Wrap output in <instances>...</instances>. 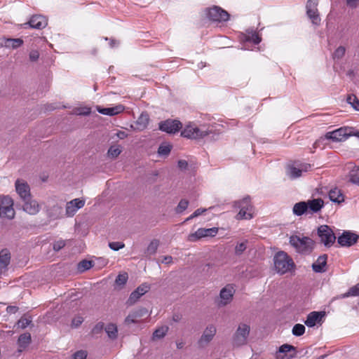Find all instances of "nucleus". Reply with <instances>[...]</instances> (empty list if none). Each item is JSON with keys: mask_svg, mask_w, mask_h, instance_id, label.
Returning a JSON list of instances; mask_svg holds the SVG:
<instances>
[{"mask_svg": "<svg viewBox=\"0 0 359 359\" xmlns=\"http://www.w3.org/2000/svg\"><path fill=\"white\" fill-rule=\"evenodd\" d=\"M273 264L276 271L280 275L293 273L296 269L293 259L284 251L276 253Z\"/></svg>", "mask_w": 359, "mask_h": 359, "instance_id": "obj_1", "label": "nucleus"}, {"mask_svg": "<svg viewBox=\"0 0 359 359\" xmlns=\"http://www.w3.org/2000/svg\"><path fill=\"white\" fill-rule=\"evenodd\" d=\"M351 136L359 137V130L352 127H341L333 131L326 133L322 139L338 142L345 141Z\"/></svg>", "mask_w": 359, "mask_h": 359, "instance_id": "obj_2", "label": "nucleus"}, {"mask_svg": "<svg viewBox=\"0 0 359 359\" xmlns=\"http://www.w3.org/2000/svg\"><path fill=\"white\" fill-rule=\"evenodd\" d=\"M290 244L301 254H310L314 247L313 241L307 236L293 235L290 237Z\"/></svg>", "mask_w": 359, "mask_h": 359, "instance_id": "obj_3", "label": "nucleus"}, {"mask_svg": "<svg viewBox=\"0 0 359 359\" xmlns=\"http://www.w3.org/2000/svg\"><path fill=\"white\" fill-rule=\"evenodd\" d=\"M233 207L240 209L236 216V219H250L253 217V206L249 196L243 198L241 201H235Z\"/></svg>", "mask_w": 359, "mask_h": 359, "instance_id": "obj_4", "label": "nucleus"}, {"mask_svg": "<svg viewBox=\"0 0 359 359\" xmlns=\"http://www.w3.org/2000/svg\"><path fill=\"white\" fill-rule=\"evenodd\" d=\"M250 332V325L247 323H240L232 337L233 346L239 347L246 344Z\"/></svg>", "mask_w": 359, "mask_h": 359, "instance_id": "obj_5", "label": "nucleus"}, {"mask_svg": "<svg viewBox=\"0 0 359 359\" xmlns=\"http://www.w3.org/2000/svg\"><path fill=\"white\" fill-rule=\"evenodd\" d=\"M15 214L13 199L8 196H3L0 205V217L11 219L15 217Z\"/></svg>", "mask_w": 359, "mask_h": 359, "instance_id": "obj_6", "label": "nucleus"}, {"mask_svg": "<svg viewBox=\"0 0 359 359\" xmlns=\"http://www.w3.org/2000/svg\"><path fill=\"white\" fill-rule=\"evenodd\" d=\"M311 168L310 163H299L297 161H294L287 165V175L291 179L299 177L302 172H306Z\"/></svg>", "mask_w": 359, "mask_h": 359, "instance_id": "obj_7", "label": "nucleus"}, {"mask_svg": "<svg viewBox=\"0 0 359 359\" xmlns=\"http://www.w3.org/2000/svg\"><path fill=\"white\" fill-rule=\"evenodd\" d=\"M318 234L325 246L330 247L334 243L336 236L330 227L322 225L318 229Z\"/></svg>", "mask_w": 359, "mask_h": 359, "instance_id": "obj_8", "label": "nucleus"}, {"mask_svg": "<svg viewBox=\"0 0 359 359\" xmlns=\"http://www.w3.org/2000/svg\"><path fill=\"white\" fill-rule=\"evenodd\" d=\"M207 15L210 20L215 22H225L229 18V14L217 6L207 9Z\"/></svg>", "mask_w": 359, "mask_h": 359, "instance_id": "obj_9", "label": "nucleus"}, {"mask_svg": "<svg viewBox=\"0 0 359 359\" xmlns=\"http://www.w3.org/2000/svg\"><path fill=\"white\" fill-rule=\"evenodd\" d=\"M216 332L217 328L214 325H208L197 342L198 347L201 348L206 347L213 339Z\"/></svg>", "mask_w": 359, "mask_h": 359, "instance_id": "obj_10", "label": "nucleus"}, {"mask_svg": "<svg viewBox=\"0 0 359 359\" xmlns=\"http://www.w3.org/2000/svg\"><path fill=\"white\" fill-rule=\"evenodd\" d=\"M218 231V229L213 227L210 229L200 228L196 232L191 233L188 236V241L190 242H196L202 238L213 237Z\"/></svg>", "mask_w": 359, "mask_h": 359, "instance_id": "obj_11", "label": "nucleus"}, {"mask_svg": "<svg viewBox=\"0 0 359 359\" xmlns=\"http://www.w3.org/2000/svg\"><path fill=\"white\" fill-rule=\"evenodd\" d=\"M208 132L202 130L198 127H195L191 125H188L181 132V135L184 137L189 139H199L202 138L208 135Z\"/></svg>", "mask_w": 359, "mask_h": 359, "instance_id": "obj_12", "label": "nucleus"}, {"mask_svg": "<svg viewBox=\"0 0 359 359\" xmlns=\"http://www.w3.org/2000/svg\"><path fill=\"white\" fill-rule=\"evenodd\" d=\"M235 290L231 284L226 285L219 292L220 301L218 303L219 306H224L229 304L233 299Z\"/></svg>", "mask_w": 359, "mask_h": 359, "instance_id": "obj_13", "label": "nucleus"}, {"mask_svg": "<svg viewBox=\"0 0 359 359\" xmlns=\"http://www.w3.org/2000/svg\"><path fill=\"white\" fill-rule=\"evenodd\" d=\"M182 126V124L180 121L168 119L159 123L158 129L172 134L178 132Z\"/></svg>", "mask_w": 359, "mask_h": 359, "instance_id": "obj_14", "label": "nucleus"}, {"mask_svg": "<svg viewBox=\"0 0 359 359\" xmlns=\"http://www.w3.org/2000/svg\"><path fill=\"white\" fill-rule=\"evenodd\" d=\"M358 240V236L351 231H344L342 234L338 237L337 242L342 247H350Z\"/></svg>", "mask_w": 359, "mask_h": 359, "instance_id": "obj_15", "label": "nucleus"}, {"mask_svg": "<svg viewBox=\"0 0 359 359\" xmlns=\"http://www.w3.org/2000/svg\"><path fill=\"white\" fill-rule=\"evenodd\" d=\"M85 205V201L75 198L67 203L65 210L67 217H73L76 212Z\"/></svg>", "mask_w": 359, "mask_h": 359, "instance_id": "obj_16", "label": "nucleus"}, {"mask_svg": "<svg viewBox=\"0 0 359 359\" xmlns=\"http://www.w3.org/2000/svg\"><path fill=\"white\" fill-rule=\"evenodd\" d=\"M149 290V286L146 284H142L140 285L135 291H133L129 298L128 299L126 304L128 306H132L135 304L138 299L144 295L146 292H147Z\"/></svg>", "mask_w": 359, "mask_h": 359, "instance_id": "obj_17", "label": "nucleus"}, {"mask_svg": "<svg viewBox=\"0 0 359 359\" xmlns=\"http://www.w3.org/2000/svg\"><path fill=\"white\" fill-rule=\"evenodd\" d=\"M15 190L23 201L30 197V189L28 184L22 180H17L15 183Z\"/></svg>", "mask_w": 359, "mask_h": 359, "instance_id": "obj_18", "label": "nucleus"}, {"mask_svg": "<svg viewBox=\"0 0 359 359\" xmlns=\"http://www.w3.org/2000/svg\"><path fill=\"white\" fill-rule=\"evenodd\" d=\"M23 210L27 214L35 215L39 212L41 206L37 201L32 199L30 197L24 201Z\"/></svg>", "mask_w": 359, "mask_h": 359, "instance_id": "obj_19", "label": "nucleus"}, {"mask_svg": "<svg viewBox=\"0 0 359 359\" xmlns=\"http://www.w3.org/2000/svg\"><path fill=\"white\" fill-rule=\"evenodd\" d=\"M23 40L17 38H6L3 37L0 39V46L9 48V49H17L23 44Z\"/></svg>", "mask_w": 359, "mask_h": 359, "instance_id": "obj_20", "label": "nucleus"}, {"mask_svg": "<svg viewBox=\"0 0 359 359\" xmlns=\"http://www.w3.org/2000/svg\"><path fill=\"white\" fill-rule=\"evenodd\" d=\"M26 25H29L31 28L41 29L46 27L48 22L44 16L37 15L32 16Z\"/></svg>", "mask_w": 359, "mask_h": 359, "instance_id": "obj_21", "label": "nucleus"}, {"mask_svg": "<svg viewBox=\"0 0 359 359\" xmlns=\"http://www.w3.org/2000/svg\"><path fill=\"white\" fill-rule=\"evenodd\" d=\"M149 120V115L147 113H142L137 120L131 124L130 127L134 130L142 131L147 128Z\"/></svg>", "mask_w": 359, "mask_h": 359, "instance_id": "obj_22", "label": "nucleus"}, {"mask_svg": "<svg viewBox=\"0 0 359 359\" xmlns=\"http://www.w3.org/2000/svg\"><path fill=\"white\" fill-rule=\"evenodd\" d=\"M97 111L102 114L107 116H115L124 110V107L121 104L116 105L112 107H101L100 106L96 107Z\"/></svg>", "mask_w": 359, "mask_h": 359, "instance_id": "obj_23", "label": "nucleus"}, {"mask_svg": "<svg viewBox=\"0 0 359 359\" xmlns=\"http://www.w3.org/2000/svg\"><path fill=\"white\" fill-rule=\"evenodd\" d=\"M46 212L48 216L52 219H57L62 216V208L61 205L56 203H53L52 205H48L46 208Z\"/></svg>", "mask_w": 359, "mask_h": 359, "instance_id": "obj_24", "label": "nucleus"}, {"mask_svg": "<svg viewBox=\"0 0 359 359\" xmlns=\"http://www.w3.org/2000/svg\"><path fill=\"white\" fill-rule=\"evenodd\" d=\"M308 204L309 214H313L319 212L324 205V202L321 198H316L306 201Z\"/></svg>", "mask_w": 359, "mask_h": 359, "instance_id": "obj_25", "label": "nucleus"}, {"mask_svg": "<svg viewBox=\"0 0 359 359\" xmlns=\"http://www.w3.org/2000/svg\"><path fill=\"white\" fill-rule=\"evenodd\" d=\"M323 316L324 313L321 312H311L307 316L306 320H305L304 323L306 326L309 327H314L317 323H319L321 320Z\"/></svg>", "mask_w": 359, "mask_h": 359, "instance_id": "obj_26", "label": "nucleus"}, {"mask_svg": "<svg viewBox=\"0 0 359 359\" xmlns=\"http://www.w3.org/2000/svg\"><path fill=\"white\" fill-rule=\"evenodd\" d=\"M348 168L350 169L348 175L349 182L359 186V166L353 165L350 163L348 165Z\"/></svg>", "mask_w": 359, "mask_h": 359, "instance_id": "obj_27", "label": "nucleus"}, {"mask_svg": "<svg viewBox=\"0 0 359 359\" xmlns=\"http://www.w3.org/2000/svg\"><path fill=\"white\" fill-rule=\"evenodd\" d=\"M327 255H320L316 262L312 264L313 270L316 273H322L325 271V266L327 264Z\"/></svg>", "mask_w": 359, "mask_h": 359, "instance_id": "obj_28", "label": "nucleus"}, {"mask_svg": "<svg viewBox=\"0 0 359 359\" xmlns=\"http://www.w3.org/2000/svg\"><path fill=\"white\" fill-rule=\"evenodd\" d=\"M11 255L7 249H4L0 252V273L6 270L10 264Z\"/></svg>", "mask_w": 359, "mask_h": 359, "instance_id": "obj_29", "label": "nucleus"}, {"mask_svg": "<svg viewBox=\"0 0 359 359\" xmlns=\"http://www.w3.org/2000/svg\"><path fill=\"white\" fill-rule=\"evenodd\" d=\"M147 313V311L144 309H140L138 310L134 311L132 313H129L128 316L126 318L125 323L128 325L134 323L136 322V319L137 318L142 317Z\"/></svg>", "mask_w": 359, "mask_h": 359, "instance_id": "obj_30", "label": "nucleus"}, {"mask_svg": "<svg viewBox=\"0 0 359 359\" xmlns=\"http://www.w3.org/2000/svg\"><path fill=\"white\" fill-rule=\"evenodd\" d=\"M293 214L297 216H302L304 214H309L308 204L306 201H301L294 205L292 208Z\"/></svg>", "mask_w": 359, "mask_h": 359, "instance_id": "obj_31", "label": "nucleus"}, {"mask_svg": "<svg viewBox=\"0 0 359 359\" xmlns=\"http://www.w3.org/2000/svg\"><path fill=\"white\" fill-rule=\"evenodd\" d=\"M329 198L332 202L337 203L344 201V196L341 191L337 188L332 189L329 191Z\"/></svg>", "mask_w": 359, "mask_h": 359, "instance_id": "obj_32", "label": "nucleus"}, {"mask_svg": "<svg viewBox=\"0 0 359 359\" xmlns=\"http://www.w3.org/2000/svg\"><path fill=\"white\" fill-rule=\"evenodd\" d=\"M31 342V334L29 333H24L18 338V345L20 348H25Z\"/></svg>", "mask_w": 359, "mask_h": 359, "instance_id": "obj_33", "label": "nucleus"}, {"mask_svg": "<svg viewBox=\"0 0 359 359\" xmlns=\"http://www.w3.org/2000/svg\"><path fill=\"white\" fill-rule=\"evenodd\" d=\"M104 330H105V332L107 334L108 337L110 339H114L116 338L118 330H117V327L115 324H113V323L108 324L105 327Z\"/></svg>", "mask_w": 359, "mask_h": 359, "instance_id": "obj_34", "label": "nucleus"}, {"mask_svg": "<svg viewBox=\"0 0 359 359\" xmlns=\"http://www.w3.org/2000/svg\"><path fill=\"white\" fill-rule=\"evenodd\" d=\"M248 241L245 240L242 242L237 243L236 245L235 246V250L234 253L237 256L241 255L245 250L247 249L248 247Z\"/></svg>", "mask_w": 359, "mask_h": 359, "instance_id": "obj_35", "label": "nucleus"}, {"mask_svg": "<svg viewBox=\"0 0 359 359\" xmlns=\"http://www.w3.org/2000/svg\"><path fill=\"white\" fill-rule=\"evenodd\" d=\"M306 13L309 18L311 20L312 23L316 25H318L320 22V18L318 13V10H311L306 11Z\"/></svg>", "mask_w": 359, "mask_h": 359, "instance_id": "obj_36", "label": "nucleus"}, {"mask_svg": "<svg viewBox=\"0 0 359 359\" xmlns=\"http://www.w3.org/2000/svg\"><path fill=\"white\" fill-rule=\"evenodd\" d=\"M359 296V283L351 287L346 293L341 294V298H346L348 297Z\"/></svg>", "mask_w": 359, "mask_h": 359, "instance_id": "obj_37", "label": "nucleus"}, {"mask_svg": "<svg viewBox=\"0 0 359 359\" xmlns=\"http://www.w3.org/2000/svg\"><path fill=\"white\" fill-rule=\"evenodd\" d=\"M346 53V48L343 46H339L332 53V57L334 60H341Z\"/></svg>", "mask_w": 359, "mask_h": 359, "instance_id": "obj_38", "label": "nucleus"}, {"mask_svg": "<svg viewBox=\"0 0 359 359\" xmlns=\"http://www.w3.org/2000/svg\"><path fill=\"white\" fill-rule=\"evenodd\" d=\"M172 145L168 142H163L158 147V155H168L171 151Z\"/></svg>", "mask_w": 359, "mask_h": 359, "instance_id": "obj_39", "label": "nucleus"}, {"mask_svg": "<svg viewBox=\"0 0 359 359\" xmlns=\"http://www.w3.org/2000/svg\"><path fill=\"white\" fill-rule=\"evenodd\" d=\"M121 147L120 145H112L108 149L109 157H118L121 153Z\"/></svg>", "mask_w": 359, "mask_h": 359, "instance_id": "obj_40", "label": "nucleus"}, {"mask_svg": "<svg viewBox=\"0 0 359 359\" xmlns=\"http://www.w3.org/2000/svg\"><path fill=\"white\" fill-rule=\"evenodd\" d=\"M292 334L297 337L303 335L305 332V327L302 324H296L292 330Z\"/></svg>", "mask_w": 359, "mask_h": 359, "instance_id": "obj_41", "label": "nucleus"}, {"mask_svg": "<svg viewBox=\"0 0 359 359\" xmlns=\"http://www.w3.org/2000/svg\"><path fill=\"white\" fill-rule=\"evenodd\" d=\"M128 278V276L127 273H123L118 275L115 280V283L118 286H123Z\"/></svg>", "mask_w": 359, "mask_h": 359, "instance_id": "obj_42", "label": "nucleus"}, {"mask_svg": "<svg viewBox=\"0 0 359 359\" xmlns=\"http://www.w3.org/2000/svg\"><path fill=\"white\" fill-rule=\"evenodd\" d=\"M91 109L90 107H78L74 109L73 114L75 115H83L88 116L90 114Z\"/></svg>", "mask_w": 359, "mask_h": 359, "instance_id": "obj_43", "label": "nucleus"}, {"mask_svg": "<svg viewBox=\"0 0 359 359\" xmlns=\"http://www.w3.org/2000/svg\"><path fill=\"white\" fill-rule=\"evenodd\" d=\"M188 205L189 201L186 199H182L176 207L175 212L177 213H182L187 208Z\"/></svg>", "mask_w": 359, "mask_h": 359, "instance_id": "obj_44", "label": "nucleus"}, {"mask_svg": "<svg viewBox=\"0 0 359 359\" xmlns=\"http://www.w3.org/2000/svg\"><path fill=\"white\" fill-rule=\"evenodd\" d=\"M93 266L92 262L88 260H83L78 264V269L81 271H86Z\"/></svg>", "mask_w": 359, "mask_h": 359, "instance_id": "obj_45", "label": "nucleus"}, {"mask_svg": "<svg viewBox=\"0 0 359 359\" xmlns=\"http://www.w3.org/2000/svg\"><path fill=\"white\" fill-rule=\"evenodd\" d=\"M347 102L351 104L355 110L359 111V100L355 95H349L347 97Z\"/></svg>", "mask_w": 359, "mask_h": 359, "instance_id": "obj_46", "label": "nucleus"}, {"mask_svg": "<svg viewBox=\"0 0 359 359\" xmlns=\"http://www.w3.org/2000/svg\"><path fill=\"white\" fill-rule=\"evenodd\" d=\"M109 247L114 251H118L125 247V244L122 242H110Z\"/></svg>", "mask_w": 359, "mask_h": 359, "instance_id": "obj_47", "label": "nucleus"}, {"mask_svg": "<svg viewBox=\"0 0 359 359\" xmlns=\"http://www.w3.org/2000/svg\"><path fill=\"white\" fill-rule=\"evenodd\" d=\"M86 357L87 352L83 350L78 351L72 355V359H86Z\"/></svg>", "mask_w": 359, "mask_h": 359, "instance_id": "obj_48", "label": "nucleus"}, {"mask_svg": "<svg viewBox=\"0 0 359 359\" xmlns=\"http://www.w3.org/2000/svg\"><path fill=\"white\" fill-rule=\"evenodd\" d=\"M31 323V320L27 318H21L17 323V325L19 327L24 329L27 327L29 323Z\"/></svg>", "mask_w": 359, "mask_h": 359, "instance_id": "obj_49", "label": "nucleus"}, {"mask_svg": "<svg viewBox=\"0 0 359 359\" xmlns=\"http://www.w3.org/2000/svg\"><path fill=\"white\" fill-rule=\"evenodd\" d=\"M291 351H295V347L292 345L285 344L279 347L278 351L280 353H287Z\"/></svg>", "mask_w": 359, "mask_h": 359, "instance_id": "obj_50", "label": "nucleus"}, {"mask_svg": "<svg viewBox=\"0 0 359 359\" xmlns=\"http://www.w3.org/2000/svg\"><path fill=\"white\" fill-rule=\"evenodd\" d=\"M248 41H252L255 44H258L261 41V37L256 32L252 33L248 36Z\"/></svg>", "mask_w": 359, "mask_h": 359, "instance_id": "obj_51", "label": "nucleus"}, {"mask_svg": "<svg viewBox=\"0 0 359 359\" xmlns=\"http://www.w3.org/2000/svg\"><path fill=\"white\" fill-rule=\"evenodd\" d=\"M65 245V241L63 240H60L54 243L53 244V250L55 251H59Z\"/></svg>", "mask_w": 359, "mask_h": 359, "instance_id": "obj_52", "label": "nucleus"}, {"mask_svg": "<svg viewBox=\"0 0 359 359\" xmlns=\"http://www.w3.org/2000/svg\"><path fill=\"white\" fill-rule=\"evenodd\" d=\"M318 2L315 0H309L306 3V11L317 10Z\"/></svg>", "mask_w": 359, "mask_h": 359, "instance_id": "obj_53", "label": "nucleus"}, {"mask_svg": "<svg viewBox=\"0 0 359 359\" xmlns=\"http://www.w3.org/2000/svg\"><path fill=\"white\" fill-rule=\"evenodd\" d=\"M168 330L169 327L167 325H163L161 327H158V339L164 337Z\"/></svg>", "mask_w": 359, "mask_h": 359, "instance_id": "obj_54", "label": "nucleus"}, {"mask_svg": "<svg viewBox=\"0 0 359 359\" xmlns=\"http://www.w3.org/2000/svg\"><path fill=\"white\" fill-rule=\"evenodd\" d=\"M178 167L182 170H189V164L187 161L185 160H180L178 161Z\"/></svg>", "mask_w": 359, "mask_h": 359, "instance_id": "obj_55", "label": "nucleus"}, {"mask_svg": "<svg viewBox=\"0 0 359 359\" xmlns=\"http://www.w3.org/2000/svg\"><path fill=\"white\" fill-rule=\"evenodd\" d=\"M83 318L81 316L75 317L72 322V325L74 327H79L83 322Z\"/></svg>", "mask_w": 359, "mask_h": 359, "instance_id": "obj_56", "label": "nucleus"}, {"mask_svg": "<svg viewBox=\"0 0 359 359\" xmlns=\"http://www.w3.org/2000/svg\"><path fill=\"white\" fill-rule=\"evenodd\" d=\"M29 60L32 62L36 61L39 57V53L37 50H32L29 55Z\"/></svg>", "mask_w": 359, "mask_h": 359, "instance_id": "obj_57", "label": "nucleus"}, {"mask_svg": "<svg viewBox=\"0 0 359 359\" xmlns=\"http://www.w3.org/2000/svg\"><path fill=\"white\" fill-rule=\"evenodd\" d=\"M116 136L119 140H123L128 137V134L125 131L118 130L115 134Z\"/></svg>", "mask_w": 359, "mask_h": 359, "instance_id": "obj_58", "label": "nucleus"}, {"mask_svg": "<svg viewBox=\"0 0 359 359\" xmlns=\"http://www.w3.org/2000/svg\"><path fill=\"white\" fill-rule=\"evenodd\" d=\"M359 0H346V4L351 8H355L358 6Z\"/></svg>", "mask_w": 359, "mask_h": 359, "instance_id": "obj_59", "label": "nucleus"}, {"mask_svg": "<svg viewBox=\"0 0 359 359\" xmlns=\"http://www.w3.org/2000/svg\"><path fill=\"white\" fill-rule=\"evenodd\" d=\"M161 262L165 264H170L172 263V257L171 256L167 255L162 257L161 259Z\"/></svg>", "mask_w": 359, "mask_h": 359, "instance_id": "obj_60", "label": "nucleus"}, {"mask_svg": "<svg viewBox=\"0 0 359 359\" xmlns=\"http://www.w3.org/2000/svg\"><path fill=\"white\" fill-rule=\"evenodd\" d=\"M207 210L205 208H198L194 212V216L198 217L205 212Z\"/></svg>", "mask_w": 359, "mask_h": 359, "instance_id": "obj_61", "label": "nucleus"}, {"mask_svg": "<svg viewBox=\"0 0 359 359\" xmlns=\"http://www.w3.org/2000/svg\"><path fill=\"white\" fill-rule=\"evenodd\" d=\"M119 44V42L114 39H109V46L111 48H114Z\"/></svg>", "mask_w": 359, "mask_h": 359, "instance_id": "obj_62", "label": "nucleus"}, {"mask_svg": "<svg viewBox=\"0 0 359 359\" xmlns=\"http://www.w3.org/2000/svg\"><path fill=\"white\" fill-rule=\"evenodd\" d=\"M18 311V308L16 306H10L7 307V311L10 313H15Z\"/></svg>", "mask_w": 359, "mask_h": 359, "instance_id": "obj_63", "label": "nucleus"}, {"mask_svg": "<svg viewBox=\"0 0 359 359\" xmlns=\"http://www.w3.org/2000/svg\"><path fill=\"white\" fill-rule=\"evenodd\" d=\"M102 327H103L102 324H101V325L98 324L95 326V330H101V329H102Z\"/></svg>", "mask_w": 359, "mask_h": 359, "instance_id": "obj_64", "label": "nucleus"}]
</instances>
